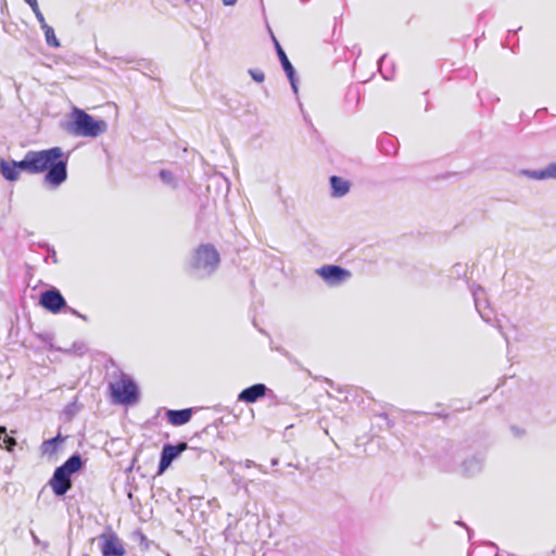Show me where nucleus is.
I'll return each instance as SVG.
<instances>
[{"label": "nucleus", "mask_w": 556, "mask_h": 556, "mask_svg": "<svg viewBox=\"0 0 556 556\" xmlns=\"http://www.w3.org/2000/svg\"><path fill=\"white\" fill-rule=\"evenodd\" d=\"M78 317H79L80 319L85 320V321H87V319H88V318H87V316H86V315H84V314H79V316H78Z\"/></svg>", "instance_id": "35"}, {"label": "nucleus", "mask_w": 556, "mask_h": 556, "mask_svg": "<svg viewBox=\"0 0 556 556\" xmlns=\"http://www.w3.org/2000/svg\"><path fill=\"white\" fill-rule=\"evenodd\" d=\"M279 463L278 458H273L271 459V466H277Z\"/></svg>", "instance_id": "34"}, {"label": "nucleus", "mask_w": 556, "mask_h": 556, "mask_svg": "<svg viewBox=\"0 0 556 556\" xmlns=\"http://www.w3.org/2000/svg\"><path fill=\"white\" fill-rule=\"evenodd\" d=\"M220 265V254L212 243H202L191 253L188 261V271L195 279L212 277Z\"/></svg>", "instance_id": "2"}, {"label": "nucleus", "mask_w": 556, "mask_h": 556, "mask_svg": "<svg viewBox=\"0 0 556 556\" xmlns=\"http://www.w3.org/2000/svg\"><path fill=\"white\" fill-rule=\"evenodd\" d=\"M159 177L162 182L168 186L172 189H176L178 187V179L175 174L168 169H161L159 173Z\"/></svg>", "instance_id": "19"}, {"label": "nucleus", "mask_w": 556, "mask_h": 556, "mask_svg": "<svg viewBox=\"0 0 556 556\" xmlns=\"http://www.w3.org/2000/svg\"><path fill=\"white\" fill-rule=\"evenodd\" d=\"M65 308H66V311H67V312H70L71 314H73V315H75V316H77V317H78V316H79V314H80V313H79V312H77L75 308H73V307H68L67 305H66V307H65Z\"/></svg>", "instance_id": "30"}, {"label": "nucleus", "mask_w": 556, "mask_h": 556, "mask_svg": "<svg viewBox=\"0 0 556 556\" xmlns=\"http://www.w3.org/2000/svg\"><path fill=\"white\" fill-rule=\"evenodd\" d=\"M275 47H276L277 55L279 58L281 66L290 81L291 88H292L293 92L296 94L299 89H298V79H296L295 70H294L293 65L291 64V62L289 61L286 52L283 51V49L281 48V46L279 45V42L277 40H275Z\"/></svg>", "instance_id": "13"}, {"label": "nucleus", "mask_w": 556, "mask_h": 556, "mask_svg": "<svg viewBox=\"0 0 556 556\" xmlns=\"http://www.w3.org/2000/svg\"><path fill=\"white\" fill-rule=\"evenodd\" d=\"M25 164V157L21 161H12L8 162L4 159L0 160V170L2 176L8 181H15L20 177V172L24 170L27 173V167Z\"/></svg>", "instance_id": "12"}, {"label": "nucleus", "mask_w": 556, "mask_h": 556, "mask_svg": "<svg viewBox=\"0 0 556 556\" xmlns=\"http://www.w3.org/2000/svg\"><path fill=\"white\" fill-rule=\"evenodd\" d=\"M549 169H551L553 179H556V162L549 163Z\"/></svg>", "instance_id": "27"}, {"label": "nucleus", "mask_w": 556, "mask_h": 556, "mask_svg": "<svg viewBox=\"0 0 556 556\" xmlns=\"http://www.w3.org/2000/svg\"><path fill=\"white\" fill-rule=\"evenodd\" d=\"M523 175L533 180L553 179L552 173L549 169V164H547L544 168H541V169L523 170Z\"/></svg>", "instance_id": "17"}, {"label": "nucleus", "mask_w": 556, "mask_h": 556, "mask_svg": "<svg viewBox=\"0 0 556 556\" xmlns=\"http://www.w3.org/2000/svg\"><path fill=\"white\" fill-rule=\"evenodd\" d=\"M64 442V438L61 434L56 437L43 441L41 445V451L43 454L53 455L56 453L59 445Z\"/></svg>", "instance_id": "18"}, {"label": "nucleus", "mask_w": 556, "mask_h": 556, "mask_svg": "<svg viewBox=\"0 0 556 556\" xmlns=\"http://www.w3.org/2000/svg\"><path fill=\"white\" fill-rule=\"evenodd\" d=\"M110 392L113 401L122 405H130L138 401L139 390L135 381L123 375L121 379L115 382H111Z\"/></svg>", "instance_id": "5"}, {"label": "nucleus", "mask_w": 556, "mask_h": 556, "mask_svg": "<svg viewBox=\"0 0 556 556\" xmlns=\"http://www.w3.org/2000/svg\"><path fill=\"white\" fill-rule=\"evenodd\" d=\"M377 419L378 420H381L383 422V426L387 428V429H390L392 428L393 424L391 421V419L389 418V416L387 414H380L377 416ZM382 427V425H380Z\"/></svg>", "instance_id": "24"}, {"label": "nucleus", "mask_w": 556, "mask_h": 556, "mask_svg": "<svg viewBox=\"0 0 556 556\" xmlns=\"http://www.w3.org/2000/svg\"><path fill=\"white\" fill-rule=\"evenodd\" d=\"M249 73H250L252 79L255 80L256 83H263L265 79L264 73L260 70H250Z\"/></svg>", "instance_id": "23"}, {"label": "nucleus", "mask_w": 556, "mask_h": 556, "mask_svg": "<svg viewBox=\"0 0 556 556\" xmlns=\"http://www.w3.org/2000/svg\"><path fill=\"white\" fill-rule=\"evenodd\" d=\"M471 294L475 301V306L481 318L488 323L491 324L493 318V312L489 307V302L485 299L484 290L481 286L472 285L471 288Z\"/></svg>", "instance_id": "10"}, {"label": "nucleus", "mask_w": 556, "mask_h": 556, "mask_svg": "<svg viewBox=\"0 0 556 556\" xmlns=\"http://www.w3.org/2000/svg\"><path fill=\"white\" fill-rule=\"evenodd\" d=\"M288 466H289V468H292V467L296 468V466H294V465H293V464H291V463H290V464H288Z\"/></svg>", "instance_id": "36"}, {"label": "nucleus", "mask_w": 556, "mask_h": 556, "mask_svg": "<svg viewBox=\"0 0 556 556\" xmlns=\"http://www.w3.org/2000/svg\"><path fill=\"white\" fill-rule=\"evenodd\" d=\"M387 56L386 55H382L380 58V60L378 61V66H379V71L380 73L382 74V76L386 78V79H391L390 76H388L383 71H382V64L384 63Z\"/></svg>", "instance_id": "25"}, {"label": "nucleus", "mask_w": 556, "mask_h": 556, "mask_svg": "<svg viewBox=\"0 0 556 556\" xmlns=\"http://www.w3.org/2000/svg\"><path fill=\"white\" fill-rule=\"evenodd\" d=\"M39 304L47 311L58 314L66 307V301L59 289L52 287L41 292Z\"/></svg>", "instance_id": "7"}, {"label": "nucleus", "mask_w": 556, "mask_h": 556, "mask_svg": "<svg viewBox=\"0 0 556 556\" xmlns=\"http://www.w3.org/2000/svg\"><path fill=\"white\" fill-rule=\"evenodd\" d=\"M243 465H244V467H245V468H251V467H255V466H256V463H255V462H253V460H251V459H245V460L243 462Z\"/></svg>", "instance_id": "28"}, {"label": "nucleus", "mask_w": 556, "mask_h": 556, "mask_svg": "<svg viewBox=\"0 0 556 556\" xmlns=\"http://www.w3.org/2000/svg\"><path fill=\"white\" fill-rule=\"evenodd\" d=\"M187 448L188 444L186 442H179L177 444H164L161 452L157 473L162 475L170 466V464Z\"/></svg>", "instance_id": "9"}, {"label": "nucleus", "mask_w": 556, "mask_h": 556, "mask_svg": "<svg viewBox=\"0 0 556 556\" xmlns=\"http://www.w3.org/2000/svg\"><path fill=\"white\" fill-rule=\"evenodd\" d=\"M68 154L60 147H53L39 151H27L25 166L28 174L46 172L43 184L50 189L59 188L67 179Z\"/></svg>", "instance_id": "1"}, {"label": "nucleus", "mask_w": 556, "mask_h": 556, "mask_svg": "<svg viewBox=\"0 0 556 556\" xmlns=\"http://www.w3.org/2000/svg\"><path fill=\"white\" fill-rule=\"evenodd\" d=\"M330 186H331V194L336 198H341L345 195L350 190V184L348 180H344L338 176L330 177Z\"/></svg>", "instance_id": "16"}, {"label": "nucleus", "mask_w": 556, "mask_h": 556, "mask_svg": "<svg viewBox=\"0 0 556 556\" xmlns=\"http://www.w3.org/2000/svg\"><path fill=\"white\" fill-rule=\"evenodd\" d=\"M72 116L73 122L67 130L75 136L96 138L108 130V124L104 121L94 119L84 110L74 109Z\"/></svg>", "instance_id": "4"}, {"label": "nucleus", "mask_w": 556, "mask_h": 556, "mask_svg": "<svg viewBox=\"0 0 556 556\" xmlns=\"http://www.w3.org/2000/svg\"><path fill=\"white\" fill-rule=\"evenodd\" d=\"M83 466L80 454L71 455L61 466L56 467L49 485L56 496L65 495L72 488V476L79 471Z\"/></svg>", "instance_id": "3"}, {"label": "nucleus", "mask_w": 556, "mask_h": 556, "mask_svg": "<svg viewBox=\"0 0 556 556\" xmlns=\"http://www.w3.org/2000/svg\"><path fill=\"white\" fill-rule=\"evenodd\" d=\"M269 389L264 383H255L243 389L238 394V401L244 403H255L260 399L264 397Z\"/></svg>", "instance_id": "14"}, {"label": "nucleus", "mask_w": 556, "mask_h": 556, "mask_svg": "<svg viewBox=\"0 0 556 556\" xmlns=\"http://www.w3.org/2000/svg\"><path fill=\"white\" fill-rule=\"evenodd\" d=\"M0 440H2V444H0V446L10 452L13 451L16 445V440L13 437L8 435L7 428L4 426H0Z\"/></svg>", "instance_id": "21"}, {"label": "nucleus", "mask_w": 556, "mask_h": 556, "mask_svg": "<svg viewBox=\"0 0 556 556\" xmlns=\"http://www.w3.org/2000/svg\"><path fill=\"white\" fill-rule=\"evenodd\" d=\"M41 29L45 33V38H46L47 45L50 47H53V48H59L60 41L54 34V29L48 24L41 26Z\"/></svg>", "instance_id": "20"}, {"label": "nucleus", "mask_w": 556, "mask_h": 556, "mask_svg": "<svg viewBox=\"0 0 556 556\" xmlns=\"http://www.w3.org/2000/svg\"><path fill=\"white\" fill-rule=\"evenodd\" d=\"M29 7L35 4L37 0H24Z\"/></svg>", "instance_id": "33"}, {"label": "nucleus", "mask_w": 556, "mask_h": 556, "mask_svg": "<svg viewBox=\"0 0 556 556\" xmlns=\"http://www.w3.org/2000/svg\"><path fill=\"white\" fill-rule=\"evenodd\" d=\"M223 4L226 7H232L237 3L238 0H222Z\"/></svg>", "instance_id": "29"}, {"label": "nucleus", "mask_w": 556, "mask_h": 556, "mask_svg": "<svg viewBox=\"0 0 556 556\" xmlns=\"http://www.w3.org/2000/svg\"><path fill=\"white\" fill-rule=\"evenodd\" d=\"M30 534H31V538H33V541L35 544L42 545L45 548L48 547V543H41L39 538L35 534L34 531H30Z\"/></svg>", "instance_id": "26"}, {"label": "nucleus", "mask_w": 556, "mask_h": 556, "mask_svg": "<svg viewBox=\"0 0 556 556\" xmlns=\"http://www.w3.org/2000/svg\"><path fill=\"white\" fill-rule=\"evenodd\" d=\"M484 464V457L482 454L475 453L470 456L462 458V463L459 465V472L464 476H475L482 470Z\"/></svg>", "instance_id": "11"}, {"label": "nucleus", "mask_w": 556, "mask_h": 556, "mask_svg": "<svg viewBox=\"0 0 556 556\" xmlns=\"http://www.w3.org/2000/svg\"><path fill=\"white\" fill-rule=\"evenodd\" d=\"M30 8H31V10H33V12H34V14H35V16H36V18H37V21L39 22L40 27H41V26H43V25H46V24H47V22H46V20H45V16H43L42 12H41V11H40V9H39L38 2H36V3H35V4H33V5H30Z\"/></svg>", "instance_id": "22"}, {"label": "nucleus", "mask_w": 556, "mask_h": 556, "mask_svg": "<svg viewBox=\"0 0 556 556\" xmlns=\"http://www.w3.org/2000/svg\"><path fill=\"white\" fill-rule=\"evenodd\" d=\"M50 257H51V260H52V262H53V263H56V262H58V260H56V254H55V252H54V251L52 252V254H51V256H50Z\"/></svg>", "instance_id": "32"}, {"label": "nucleus", "mask_w": 556, "mask_h": 556, "mask_svg": "<svg viewBox=\"0 0 556 556\" xmlns=\"http://www.w3.org/2000/svg\"><path fill=\"white\" fill-rule=\"evenodd\" d=\"M316 273L329 286H339L351 277V271L339 265H324Z\"/></svg>", "instance_id": "6"}, {"label": "nucleus", "mask_w": 556, "mask_h": 556, "mask_svg": "<svg viewBox=\"0 0 556 556\" xmlns=\"http://www.w3.org/2000/svg\"><path fill=\"white\" fill-rule=\"evenodd\" d=\"M99 541L102 556H124L126 553L123 542L115 532L101 534Z\"/></svg>", "instance_id": "8"}, {"label": "nucleus", "mask_w": 556, "mask_h": 556, "mask_svg": "<svg viewBox=\"0 0 556 556\" xmlns=\"http://www.w3.org/2000/svg\"><path fill=\"white\" fill-rule=\"evenodd\" d=\"M192 417V408L169 409L166 412L167 421L174 426H182Z\"/></svg>", "instance_id": "15"}, {"label": "nucleus", "mask_w": 556, "mask_h": 556, "mask_svg": "<svg viewBox=\"0 0 556 556\" xmlns=\"http://www.w3.org/2000/svg\"><path fill=\"white\" fill-rule=\"evenodd\" d=\"M255 468H257L262 473H267V470L263 465L256 464Z\"/></svg>", "instance_id": "31"}]
</instances>
